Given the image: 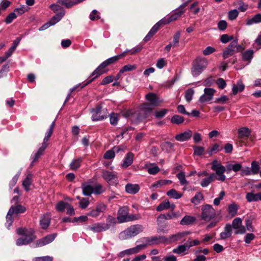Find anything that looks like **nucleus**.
Returning a JSON list of instances; mask_svg holds the SVG:
<instances>
[{
	"label": "nucleus",
	"instance_id": "nucleus-57",
	"mask_svg": "<svg viewBox=\"0 0 261 261\" xmlns=\"http://www.w3.org/2000/svg\"><path fill=\"white\" fill-rule=\"evenodd\" d=\"M136 69V66L135 65L127 64L124 66L120 70V74H123L125 72L131 71Z\"/></svg>",
	"mask_w": 261,
	"mask_h": 261
},
{
	"label": "nucleus",
	"instance_id": "nucleus-36",
	"mask_svg": "<svg viewBox=\"0 0 261 261\" xmlns=\"http://www.w3.org/2000/svg\"><path fill=\"white\" fill-rule=\"evenodd\" d=\"M216 178L215 174L212 173L209 176L203 178L200 182V185L202 187H207L210 183L214 181Z\"/></svg>",
	"mask_w": 261,
	"mask_h": 261
},
{
	"label": "nucleus",
	"instance_id": "nucleus-64",
	"mask_svg": "<svg viewBox=\"0 0 261 261\" xmlns=\"http://www.w3.org/2000/svg\"><path fill=\"white\" fill-rule=\"evenodd\" d=\"M53 257L50 256H44L34 257L32 261H53Z\"/></svg>",
	"mask_w": 261,
	"mask_h": 261
},
{
	"label": "nucleus",
	"instance_id": "nucleus-52",
	"mask_svg": "<svg viewBox=\"0 0 261 261\" xmlns=\"http://www.w3.org/2000/svg\"><path fill=\"white\" fill-rule=\"evenodd\" d=\"M169 207V201L168 200H166L161 202L157 207L156 211L158 212H161L164 210L168 209Z\"/></svg>",
	"mask_w": 261,
	"mask_h": 261
},
{
	"label": "nucleus",
	"instance_id": "nucleus-29",
	"mask_svg": "<svg viewBox=\"0 0 261 261\" xmlns=\"http://www.w3.org/2000/svg\"><path fill=\"white\" fill-rule=\"evenodd\" d=\"M82 193L86 196H90L93 192V187L88 182H83L81 185Z\"/></svg>",
	"mask_w": 261,
	"mask_h": 261
},
{
	"label": "nucleus",
	"instance_id": "nucleus-11",
	"mask_svg": "<svg viewBox=\"0 0 261 261\" xmlns=\"http://www.w3.org/2000/svg\"><path fill=\"white\" fill-rule=\"evenodd\" d=\"M238 43V39L233 40L227 47L224 50L222 56L223 59H226L229 57L233 56L235 53V46Z\"/></svg>",
	"mask_w": 261,
	"mask_h": 261
},
{
	"label": "nucleus",
	"instance_id": "nucleus-41",
	"mask_svg": "<svg viewBox=\"0 0 261 261\" xmlns=\"http://www.w3.org/2000/svg\"><path fill=\"white\" fill-rule=\"evenodd\" d=\"M57 2L66 8H70L73 6L76 5L75 0H58Z\"/></svg>",
	"mask_w": 261,
	"mask_h": 261
},
{
	"label": "nucleus",
	"instance_id": "nucleus-37",
	"mask_svg": "<svg viewBox=\"0 0 261 261\" xmlns=\"http://www.w3.org/2000/svg\"><path fill=\"white\" fill-rule=\"evenodd\" d=\"M116 224L115 218L112 216H108L106 219V223H104L106 230L109 229L111 227H114Z\"/></svg>",
	"mask_w": 261,
	"mask_h": 261
},
{
	"label": "nucleus",
	"instance_id": "nucleus-26",
	"mask_svg": "<svg viewBox=\"0 0 261 261\" xmlns=\"http://www.w3.org/2000/svg\"><path fill=\"white\" fill-rule=\"evenodd\" d=\"M146 99L148 101L152 106H158L160 105L161 101L158 98L156 95L153 93H149L146 95Z\"/></svg>",
	"mask_w": 261,
	"mask_h": 261
},
{
	"label": "nucleus",
	"instance_id": "nucleus-43",
	"mask_svg": "<svg viewBox=\"0 0 261 261\" xmlns=\"http://www.w3.org/2000/svg\"><path fill=\"white\" fill-rule=\"evenodd\" d=\"M31 178V174H29L22 181V186L27 192L30 190V187L32 184Z\"/></svg>",
	"mask_w": 261,
	"mask_h": 261
},
{
	"label": "nucleus",
	"instance_id": "nucleus-40",
	"mask_svg": "<svg viewBox=\"0 0 261 261\" xmlns=\"http://www.w3.org/2000/svg\"><path fill=\"white\" fill-rule=\"evenodd\" d=\"M166 194L167 196L174 199H178L180 198L182 196V193L178 192L176 190H175L174 189H171L169 191H168L167 192Z\"/></svg>",
	"mask_w": 261,
	"mask_h": 261
},
{
	"label": "nucleus",
	"instance_id": "nucleus-23",
	"mask_svg": "<svg viewBox=\"0 0 261 261\" xmlns=\"http://www.w3.org/2000/svg\"><path fill=\"white\" fill-rule=\"evenodd\" d=\"M50 216L49 214L46 213L43 215L39 221L41 227L43 229L47 228L50 225Z\"/></svg>",
	"mask_w": 261,
	"mask_h": 261
},
{
	"label": "nucleus",
	"instance_id": "nucleus-7",
	"mask_svg": "<svg viewBox=\"0 0 261 261\" xmlns=\"http://www.w3.org/2000/svg\"><path fill=\"white\" fill-rule=\"evenodd\" d=\"M188 2L189 1L184 3L183 4L180 5L178 7L179 10H178L177 11L174 12L169 17H165L161 19V20H163V21L162 22V25L167 24L170 23L171 21L176 20L178 17H179L184 12V11L182 10H181L180 9L185 7L187 5Z\"/></svg>",
	"mask_w": 261,
	"mask_h": 261
},
{
	"label": "nucleus",
	"instance_id": "nucleus-54",
	"mask_svg": "<svg viewBox=\"0 0 261 261\" xmlns=\"http://www.w3.org/2000/svg\"><path fill=\"white\" fill-rule=\"evenodd\" d=\"M194 94V91L192 88H189L186 91L185 97L187 102H190L192 100Z\"/></svg>",
	"mask_w": 261,
	"mask_h": 261
},
{
	"label": "nucleus",
	"instance_id": "nucleus-20",
	"mask_svg": "<svg viewBox=\"0 0 261 261\" xmlns=\"http://www.w3.org/2000/svg\"><path fill=\"white\" fill-rule=\"evenodd\" d=\"M140 189V186L137 184L128 183L125 186V191L129 194L135 195L139 191Z\"/></svg>",
	"mask_w": 261,
	"mask_h": 261
},
{
	"label": "nucleus",
	"instance_id": "nucleus-12",
	"mask_svg": "<svg viewBox=\"0 0 261 261\" xmlns=\"http://www.w3.org/2000/svg\"><path fill=\"white\" fill-rule=\"evenodd\" d=\"M35 239L36 236L34 234L29 233L28 235L22 236L17 239L16 244L18 246L26 245L33 242Z\"/></svg>",
	"mask_w": 261,
	"mask_h": 261
},
{
	"label": "nucleus",
	"instance_id": "nucleus-32",
	"mask_svg": "<svg viewBox=\"0 0 261 261\" xmlns=\"http://www.w3.org/2000/svg\"><path fill=\"white\" fill-rule=\"evenodd\" d=\"M22 38V36L17 37L13 41V44L11 47L5 53V56H6V57H10L12 55V53L15 50L16 47L20 43Z\"/></svg>",
	"mask_w": 261,
	"mask_h": 261
},
{
	"label": "nucleus",
	"instance_id": "nucleus-58",
	"mask_svg": "<svg viewBox=\"0 0 261 261\" xmlns=\"http://www.w3.org/2000/svg\"><path fill=\"white\" fill-rule=\"evenodd\" d=\"M93 193L96 195L100 194L105 191V189L99 184L96 185L94 187H93Z\"/></svg>",
	"mask_w": 261,
	"mask_h": 261
},
{
	"label": "nucleus",
	"instance_id": "nucleus-42",
	"mask_svg": "<svg viewBox=\"0 0 261 261\" xmlns=\"http://www.w3.org/2000/svg\"><path fill=\"white\" fill-rule=\"evenodd\" d=\"M176 177L178 179L181 185L187 186L189 184L188 181L186 178L185 172H179L176 174Z\"/></svg>",
	"mask_w": 261,
	"mask_h": 261
},
{
	"label": "nucleus",
	"instance_id": "nucleus-17",
	"mask_svg": "<svg viewBox=\"0 0 261 261\" xmlns=\"http://www.w3.org/2000/svg\"><path fill=\"white\" fill-rule=\"evenodd\" d=\"M106 209V206L103 203H99L96 205L94 209L90 211L88 214V216L96 217L98 216L100 213H103Z\"/></svg>",
	"mask_w": 261,
	"mask_h": 261
},
{
	"label": "nucleus",
	"instance_id": "nucleus-59",
	"mask_svg": "<svg viewBox=\"0 0 261 261\" xmlns=\"http://www.w3.org/2000/svg\"><path fill=\"white\" fill-rule=\"evenodd\" d=\"M239 15V11L237 9H233L229 11L228 13V19L230 20H233L237 18Z\"/></svg>",
	"mask_w": 261,
	"mask_h": 261
},
{
	"label": "nucleus",
	"instance_id": "nucleus-28",
	"mask_svg": "<svg viewBox=\"0 0 261 261\" xmlns=\"http://www.w3.org/2000/svg\"><path fill=\"white\" fill-rule=\"evenodd\" d=\"M196 221V218L195 217L186 215L180 221L179 223L181 225L191 226L195 223Z\"/></svg>",
	"mask_w": 261,
	"mask_h": 261
},
{
	"label": "nucleus",
	"instance_id": "nucleus-38",
	"mask_svg": "<svg viewBox=\"0 0 261 261\" xmlns=\"http://www.w3.org/2000/svg\"><path fill=\"white\" fill-rule=\"evenodd\" d=\"M83 159L79 157L77 159H73L69 164V167L73 170H76L81 166Z\"/></svg>",
	"mask_w": 261,
	"mask_h": 261
},
{
	"label": "nucleus",
	"instance_id": "nucleus-3",
	"mask_svg": "<svg viewBox=\"0 0 261 261\" xmlns=\"http://www.w3.org/2000/svg\"><path fill=\"white\" fill-rule=\"evenodd\" d=\"M167 240V238L164 236H154L152 237H143L137 241V242L142 243V244L138 245L140 250H141L148 246L157 245L162 243H166Z\"/></svg>",
	"mask_w": 261,
	"mask_h": 261
},
{
	"label": "nucleus",
	"instance_id": "nucleus-56",
	"mask_svg": "<svg viewBox=\"0 0 261 261\" xmlns=\"http://www.w3.org/2000/svg\"><path fill=\"white\" fill-rule=\"evenodd\" d=\"M221 149H220L219 144L215 143L211 148L207 149V152L210 155H212L213 153H215L220 151Z\"/></svg>",
	"mask_w": 261,
	"mask_h": 261
},
{
	"label": "nucleus",
	"instance_id": "nucleus-15",
	"mask_svg": "<svg viewBox=\"0 0 261 261\" xmlns=\"http://www.w3.org/2000/svg\"><path fill=\"white\" fill-rule=\"evenodd\" d=\"M47 146L46 143L43 142L42 146L38 149V150L33 152L31 156V158L33 160L31 162L30 166H32L34 163L43 154V153L45 151V149Z\"/></svg>",
	"mask_w": 261,
	"mask_h": 261
},
{
	"label": "nucleus",
	"instance_id": "nucleus-50",
	"mask_svg": "<svg viewBox=\"0 0 261 261\" xmlns=\"http://www.w3.org/2000/svg\"><path fill=\"white\" fill-rule=\"evenodd\" d=\"M238 134L241 138L248 137L250 134V130L248 128L244 127L238 129Z\"/></svg>",
	"mask_w": 261,
	"mask_h": 261
},
{
	"label": "nucleus",
	"instance_id": "nucleus-18",
	"mask_svg": "<svg viewBox=\"0 0 261 261\" xmlns=\"http://www.w3.org/2000/svg\"><path fill=\"white\" fill-rule=\"evenodd\" d=\"M163 20H160L156 22L151 29L148 34L144 37L143 40L144 42L148 41L150 38L158 31L160 27L162 25V22Z\"/></svg>",
	"mask_w": 261,
	"mask_h": 261
},
{
	"label": "nucleus",
	"instance_id": "nucleus-31",
	"mask_svg": "<svg viewBox=\"0 0 261 261\" xmlns=\"http://www.w3.org/2000/svg\"><path fill=\"white\" fill-rule=\"evenodd\" d=\"M245 89V85L241 80L238 81L236 84H233L232 87V92L234 95L238 92H242Z\"/></svg>",
	"mask_w": 261,
	"mask_h": 261
},
{
	"label": "nucleus",
	"instance_id": "nucleus-4",
	"mask_svg": "<svg viewBox=\"0 0 261 261\" xmlns=\"http://www.w3.org/2000/svg\"><path fill=\"white\" fill-rule=\"evenodd\" d=\"M144 227L140 224L130 226L124 230L121 231L118 238L120 240H125L134 237L144 230Z\"/></svg>",
	"mask_w": 261,
	"mask_h": 261
},
{
	"label": "nucleus",
	"instance_id": "nucleus-44",
	"mask_svg": "<svg viewBox=\"0 0 261 261\" xmlns=\"http://www.w3.org/2000/svg\"><path fill=\"white\" fill-rule=\"evenodd\" d=\"M187 250H188V249L185 243V244L179 245L175 248H174L172 250V252L175 254H180Z\"/></svg>",
	"mask_w": 261,
	"mask_h": 261
},
{
	"label": "nucleus",
	"instance_id": "nucleus-34",
	"mask_svg": "<svg viewBox=\"0 0 261 261\" xmlns=\"http://www.w3.org/2000/svg\"><path fill=\"white\" fill-rule=\"evenodd\" d=\"M120 149L118 147H114L112 149L109 150L105 153L103 158L110 160L114 158L115 156V151L118 152Z\"/></svg>",
	"mask_w": 261,
	"mask_h": 261
},
{
	"label": "nucleus",
	"instance_id": "nucleus-46",
	"mask_svg": "<svg viewBox=\"0 0 261 261\" xmlns=\"http://www.w3.org/2000/svg\"><path fill=\"white\" fill-rule=\"evenodd\" d=\"M146 168L148 173L150 174H156L160 171V168L158 166L152 164L147 166Z\"/></svg>",
	"mask_w": 261,
	"mask_h": 261
},
{
	"label": "nucleus",
	"instance_id": "nucleus-27",
	"mask_svg": "<svg viewBox=\"0 0 261 261\" xmlns=\"http://www.w3.org/2000/svg\"><path fill=\"white\" fill-rule=\"evenodd\" d=\"M232 235V227L231 224H226L224 228V231L220 233V237L221 240H226Z\"/></svg>",
	"mask_w": 261,
	"mask_h": 261
},
{
	"label": "nucleus",
	"instance_id": "nucleus-47",
	"mask_svg": "<svg viewBox=\"0 0 261 261\" xmlns=\"http://www.w3.org/2000/svg\"><path fill=\"white\" fill-rule=\"evenodd\" d=\"M69 205L68 202H64L63 201H60L58 202L56 205V208L57 211L59 212H63L66 208L67 205Z\"/></svg>",
	"mask_w": 261,
	"mask_h": 261
},
{
	"label": "nucleus",
	"instance_id": "nucleus-60",
	"mask_svg": "<svg viewBox=\"0 0 261 261\" xmlns=\"http://www.w3.org/2000/svg\"><path fill=\"white\" fill-rule=\"evenodd\" d=\"M215 91H216V90L215 89H214L213 88H205L204 89V93L203 94H205V95H207V96H208V99H212Z\"/></svg>",
	"mask_w": 261,
	"mask_h": 261
},
{
	"label": "nucleus",
	"instance_id": "nucleus-53",
	"mask_svg": "<svg viewBox=\"0 0 261 261\" xmlns=\"http://www.w3.org/2000/svg\"><path fill=\"white\" fill-rule=\"evenodd\" d=\"M193 155L200 156L203 154L204 147L199 146H193Z\"/></svg>",
	"mask_w": 261,
	"mask_h": 261
},
{
	"label": "nucleus",
	"instance_id": "nucleus-30",
	"mask_svg": "<svg viewBox=\"0 0 261 261\" xmlns=\"http://www.w3.org/2000/svg\"><path fill=\"white\" fill-rule=\"evenodd\" d=\"M134 154L132 152H128L126 155L121 164V167L126 168L131 165L133 162Z\"/></svg>",
	"mask_w": 261,
	"mask_h": 261
},
{
	"label": "nucleus",
	"instance_id": "nucleus-49",
	"mask_svg": "<svg viewBox=\"0 0 261 261\" xmlns=\"http://www.w3.org/2000/svg\"><path fill=\"white\" fill-rule=\"evenodd\" d=\"M110 123L112 125L116 126L119 120L118 115L115 113H112L109 115Z\"/></svg>",
	"mask_w": 261,
	"mask_h": 261
},
{
	"label": "nucleus",
	"instance_id": "nucleus-25",
	"mask_svg": "<svg viewBox=\"0 0 261 261\" xmlns=\"http://www.w3.org/2000/svg\"><path fill=\"white\" fill-rule=\"evenodd\" d=\"M246 199L248 202H256L261 201V192L254 194L253 192H248L246 194Z\"/></svg>",
	"mask_w": 261,
	"mask_h": 261
},
{
	"label": "nucleus",
	"instance_id": "nucleus-35",
	"mask_svg": "<svg viewBox=\"0 0 261 261\" xmlns=\"http://www.w3.org/2000/svg\"><path fill=\"white\" fill-rule=\"evenodd\" d=\"M65 15V11L64 10H62V11L57 13L55 15L53 16L49 21H50L51 23L53 25H54L56 23H57L58 22H59L61 19L64 17Z\"/></svg>",
	"mask_w": 261,
	"mask_h": 261
},
{
	"label": "nucleus",
	"instance_id": "nucleus-62",
	"mask_svg": "<svg viewBox=\"0 0 261 261\" xmlns=\"http://www.w3.org/2000/svg\"><path fill=\"white\" fill-rule=\"evenodd\" d=\"M242 224V220L241 218L239 217H237L234 218L232 222V224H231L232 229L233 228H238L239 226H240Z\"/></svg>",
	"mask_w": 261,
	"mask_h": 261
},
{
	"label": "nucleus",
	"instance_id": "nucleus-9",
	"mask_svg": "<svg viewBox=\"0 0 261 261\" xmlns=\"http://www.w3.org/2000/svg\"><path fill=\"white\" fill-rule=\"evenodd\" d=\"M56 236V233L47 235L46 236L36 241V242L32 245V246L34 248H37L47 245L51 243L55 239Z\"/></svg>",
	"mask_w": 261,
	"mask_h": 261
},
{
	"label": "nucleus",
	"instance_id": "nucleus-21",
	"mask_svg": "<svg viewBox=\"0 0 261 261\" xmlns=\"http://www.w3.org/2000/svg\"><path fill=\"white\" fill-rule=\"evenodd\" d=\"M192 136V132L188 129L183 133H179L175 136V139L179 142H184L189 140Z\"/></svg>",
	"mask_w": 261,
	"mask_h": 261
},
{
	"label": "nucleus",
	"instance_id": "nucleus-24",
	"mask_svg": "<svg viewBox=\"0 0 261 261\" xmlns=\"http://www.w3.org/2000/svg\"><path fill=\"white\" fill-rule=\"evenodd\" d=\"M259 23H261V13H257L252 17L245 20V25L247 26H251Z\"/></svg>",
	"mask_w": 261,
	"mask_h": 261
},
{
	"label": "nucleus",
	"instance_id": "nucleus-1",
	"mask_svg": "<svg viewBox=\"0 0 261 261\" xmlns=\"http://www.w3.org/2000/svg\"><path fill=\"white\" fill-rule=\"evenodd\" d=\"M121 58L120 56H119V55L114 56L113 57H112L111 58H109V59H107L103 62H102L91 74L90 76L95 75L94 77L92 78L91 79L89 80L88 81H87L86 83L83 84L81 87V89L83 88L88 84L92 83L93 81H94V80L98 77L99 76L101 75V74L105 73L107 72V70H106L105 68L109 66V65L115 62L119 59Z\"/></svg>",
	"mask_w": 261,
	"mask_h": 261
},
{
	"label": "nucleus",
	"instance_id": "nucleus-2",
	"mask_svg": "<svg viewBox=\"0 0 261 261\" xmlns=\"http://www.w3.org/2000/svg\"><path fill=\"white\" fill-rule=\"evenodd\" d=\"M208 60L204 57L200 56L195 59L191 67V73L193 77H197L201 74L208 66Z\"/></svg>",
	"mask_w": 261,
	"mask_h": 261
},
{
	"label": "nucleus",
	"instance_id": "nucleus-13",
	"mask_svg": "<svg viewBox=\"0 0 261 261\" xmlns=\"http://www.w3.org/2000/svg\"><path fill=\"white\" fill-rule=\"evenodd\" d=\"M91 112L92 113L91 119L93 121L103 120L107 118V115L101 114V107L100 106L92 109Z\"/></svg>",
	"mask_w": 261,
	"mask_h": 261
},
{
	"label": "nucleus",
	"instance_id": "nucleus-16",
	"mask_svg": "<svg viewBox=\"0 0 261 261\" xmlns=\"http://www.w3.org/2000/svg\"><path fill=\"white\" fill-rule=\"evenodd\" d=\"M191 233L189 231H185L182 232H179L177 233L170 236L169 238H167V241L166 243H171L172 242H176L180 240L184 237L188 236Z\"/></svg>",
	"mask_w": 261,
	"mask_h": 261
},
{
	"label": "nucleus",
	"instance_id": "nucleus-55",
	"mask_svg": "<svg viewBox=\"0 0 261 261\" xmlns=\"http://www.w3.org/2000/svg\"><path fill=\"white\" fill-rule=\"evenodd\" d=\"M29 10V8L24 5H22L20 6V7L19 8H15L14 10V12H15V13H17L18 15H22L24 13L28 11Z\"/></svg>",
	"mask_w": 261,
	"mask_h": 261
},
{
	"label": "nucleus",
	"instance_id": "nucleus-63",
	"mask_svg": "<svg viewBox=\"0 0 261 261\" xmlns=\"http://www.w3.org/2000/svg\"><path fill=\"white\" fill-rule=\"evenodd\" d=\"M233 39L232 36H229L226 34H223L220 36V41L224 44L228 43L229 41L233 40Z\"/></svg>",
	"mask_w": 261,
	"mask_h": 261
},
{
	"label": "nucleus",
	"instance_id": "nucleus-61",
	"mask_svg": "<svg viewBox=\"0 0 261 261\" xmlns=\"http://www.w3.org/2000/svg\"><path fill=\"white\" fill-rule=\"evenodd\" d=\"M251 172L252 174H256L258 173L259 171V166L256 161H253L251 164Z\"/></svg>",
	"mask_w": 261,
	"mask_h": 261
},
{
	"label": "nucleus",
	"instance_id": "nucleus-51",
	"mask_svg": "<svg viewBox=\"0 0 261 261\" xmlns=\"http://www.w3.org/2000/svg\"><path fill=\"white\" fill-rule=\"evenodd\" d=\"M174 146V144L170 142L167 141L161 144V148L162 150H165L166 152H169L171 151Z\"/></svg>",
	"mask_w": 261,
	"mask_h": 261
},
{
	"label": "nucleus",
	"instance_id": "nucleus-19",
	"mask_svg": "<svg viewBox=\"0 0 261 261\" xmlns=\"http://www.w3.org/2000/svg\"><path fill=\"white\" fill-rule=\"evenodd\" d=\"M87 229L95 233L100 232L106 231L104 223L98 222L88 226Z\"/></svg>",
	"mask_w": 261,
	"mask_h": 261
},
{
	"label": "nucleus",
	"instance_id": "nucleus-8",
	"mask_svg": "<svg viewBox=\"0 0 261 261\" xmlns=\"http://www.w3.org/2000/svg\"><path fill=\"white\" fill-rule=\"evenodd\" d=\"M101 176L110 185L114 186L118 184V177L114 172L103 170Z\"/></svg>",
	"mask_w": 261,
	"mask_h": 261
},
{
	"label": "nucleus",
	"instance_id": "nucleus-48",
	"mask_svg": "<svg viewBox=\"0 0 261 261\" xmlns=\"http://www.w3.org/2000/svg\"><path fill=\"white\" fill-rule=\"evenodd\" d=\"M184 118L178 115H173L171 119V122L173 124H180L184 121Z\"/></svg>",
	"mask_w": 261,
	"mask_h": 261
},
{
	"label": "nucleus",
	"instance_id": "nucleus-10",
	"mask_svg": "<svg viewBox=\"0 0 261 261\" xmlns=\"http://www.w3.org/2000/svg\"><path fill=\"white\" fill-rule=\"evenodd\" d=\"M122 114L124 117L129 119L133 123L137 124L141 119L140 114L134 110H127Z\"/></svg>",
	"mask_w": 261,
	"mask_h": 261
},
{
	"label": "nucleus",
	"instance_id": "nucleus-45",
	"mask_svg": "<svg viewBox=\"0 0 261 261\" xmlns=\"http://www.w3.org/2000/svg\"><path fill=\"white\" fill-rule=\"evenodd\" d=\"M203 196L202 194L200 192H197L191 199V202L194 204L195 205H197L199 204L200 201L203 200Z\"/></svg>",
	"mask_w": 261,
	"mask_h": 261
},
{
	"label": "nucleus",
	"instance_id": "nucleus-6",
	"mask_svg": "<svg viewBox=\"0 0 261 261\" xmlns=\"http://www.w3.org/2000/svg\"><path fill=\"white\" fill-rule=\"evenodd\" d=\"M201 219L209 221L216 216V211L210 204H205L201 207Z\"/></svg>",
	"mask_w": 261,
	"mask_h": 261
},
{
	"label": "nucleus",
	"instance_id": "nucleus-5",
	"mask_svg": "<svg viewBox=\"0 0 261 261\" xmlns=\"http://www.w3.org/2000/svg\"><path fill=\"white\" fill-rule=\"evenodd\" d=\"M26 208L24 206L20 204H17L16 206L12 205L7 213L6 216V226L9 229L13 222L12 218L13 215H17L18 214L23 213L25 212Z\"/></svg>",
	"mask_w": 261,
	"mask_h": 261
},
{
	"label": "nucleus",
	"instance_id": "nucleus-39",
	"mask_svg": "<svg viewBox=\"0 0 261 261\" xmlns=\"http://www.w3.org/2000/svg\"><path fill=\"white\" fill-rule=\"evenodd\" d=\"M254 51L253 49H248L245 51L242 54V60L244 61H248L250 62L253 57Z\"/></svg>",
	"mask_w": 261,
	"mask_h": 261
},
{
	"label": "nucleus",
	"instance_id": "nucleus-33",
	"mask_svg": "<svg viewBox=\"0 0 261 261\" xmlns=\"http://www.w3.org/2000/svg\"><path fill=\"white\" fill-rule=\"evenodd\" d=\"M226 168L224 166L221 165L219 166V168L215 170L216 173L218 176V177H216V178L218 180L224 181L226 179L225 175L224 174Z\"/></svg>",
	"mask_w": 261,
	"mask_h": 261
},
{
	"label": "nucleus",
	"instance_id": "nucleus-14",
	"mask_svg": "<svg viewBox=\"0 0 261 261\" xmlns=\"http://www.w3.org/2000/svg\"><path fill=\"white\" fill-rule=\"evenodd\" d=\"M180 216V215L178 213L172 212L171 213H166L163 214H160L156 219V222L158 225H160L163 223L164 220H171Z\"/></svg>",
	"mask_w": 261,
	"mask_h": 261
},
{
	"label": "nucleus",
	"instance_id": "nucleus-22",
	"mask_svg": "<svg viewBox=\"0 0 261 261\" xmlns=\"http://www.w3.org/2000/svg\"><path fill=\"white\" fill-rule=\"evenodd\" d=\"M128 214V210L127 207H122L118 211L117 220L119 223H124Z\"/></svg>",
	"mask_w": 261,
	"mask_h": 261
}]
</instances>
